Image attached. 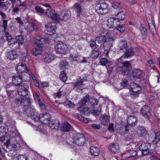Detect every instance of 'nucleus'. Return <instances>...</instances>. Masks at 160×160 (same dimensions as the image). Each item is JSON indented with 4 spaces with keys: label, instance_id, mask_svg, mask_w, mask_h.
I'll return each instance as SVG.
<instances>
[{
    "label": "nucleus",
    "instance_id": "f3484780",
    "mask_svg": "<svg viewBox=\"0 0 160 160\" xmlns=\"http://www.w3.org/2000/svg\"><path fill=\"white\" fill-rule=\"evenodd\" d=\"M132 74L134 78L138 79L142 78L145 75L144 73L142 71L138 69L133 70Z\"/></svg>",
    "mask_w": 160,
    "mask_h": 160
},
{
    "label": "nucleus",
    "instance_id": "1a4fd4ad",
    "mask_svg": "<svg viewBox=\"0 0 160 160\" xmlns=\"http://www.w3.org/2000/svg\"><path fill=\"white\" fill-rule=\"evenodd\" d=\"M28 86L23 84L18 88L17 90L18 94L23 97L26 96L28 93Z\"/></svg>",
    "mask_w": 160,
    "mask_h": 160
},
{
    "label": "nucleus",
    "instance_id": "c9c22d12",
    "mask_svg": "<svg viewBox=\"0 0 160 160\" xmlns=\"http://www.w3.org/2000/svg\"><path fill=\"white\" fill-rule=\"evenodd\" d=\"M90 96L89 95H87L83 98L82 100H79L78 104L80 107H82L86 105L87 102L89 100Z\"/></svg>",
    "mask_w": 160,
    "mask_h": 160
},
{
    "label": "nucleus",
    "instance_id": "f257e3e1",
    "mask_svg": "<svg viewBox=\"0 0 160 160\" xmlns=\"http://www.w3.org/2000/svg\"><path fill=\"white\" fill-rule=\"evenodd\" d=\"M95 11L98 14L102 15L107 13L108 11V5L104 1L99 2L95 7Z\"/></svg>",
    "mask_w": 160,
    "mask_h": 160
},
{
    "label": "nucleus",
    "instance_id": "de8ad7c7",
    "mask_svg": "<svg viewBox=\"0 0 160 160\" xmlns=\"http://www.w3.org/2000/svg\"><path fill=\"white\" fill-rule=\"evenodd\" d=\"M68 65V62L65 59L61 60L59 62V67L61 69H65Z\"/></svg>",
    "mask_w": 160,
    "mask_h": 160
},
{
    "label": "nucleus",
    "instance_id": "bf43d9fd",
    "mask_svg": "<svg viewBox=\"0 0 160 160\" xmlns=\"http://www.w3.org/2000/svg\"><path fill=\"white\" fill-rule=\"evenodd\" d=\"M114 42V39L113 38L108 37L106 38H105L104 43H106L109 45H110L112 46V43Z\"/></svg>",
    "mask_w": 160,
    "mask_h": 160
},
{
    "label": "nucleus",
    "instance_id": "412c9836",
    "mask_svg": "<svg viewBox=\"0 0 160 160\" xmlns=\"http://www.w3.org/2000/svg\"><path fill=\"white\" fill-rule=\"evenodd\" d=\"M72 129V127L67 122H66L62 124L61 130L63 132H68Z\"/></svg>",
    "mask_w": 160,
    "mask_h": 160
},
{
    "label": "nucleus",
    "instance_id": "9d476101",
    "mask_svg": "<svg viewBox=\"0 0 160 160\" xmlns=\"http://www.w3.org/2000/svg\"><path fill=\"white\" fill-rule=\"evenodd\" d=\"M108 25L111 28H116L120 25V21L116 18H110L108 20Z\"/></svg>",
    "mask_w": 160,
    "mask_h": 160
},
{
    "label": "nucleus",
    "instance_id": "b1692460",
    "mask_svg": "<svg viewBox=\"0 0 160 160\" xmlns=\"http://www.w3.org/2000/svg\"><path fill=\"white\" fill-rule=\"evenodd\" d=\"M6 55L7 58L10 60H13L17 57V54L16 52L13 50H10L6 52Z\"/></svg>",
    "mask_w": 160,
    "mask_h": 160
},
{
    "label": "nucleus",
    "instance_id": "ddd939ff",
    "mask_svg": "<svg viewBox=\"0 0 160 160\" xmlns=\"http://www.w3.org/2000/svg\"><path fill=\"white\" fill-rule=\"evenodd\" d=\"M51 116L48 113L41 114L39 115V121L42 123L47 124L50 121Z\"/></svg>",
    "mask_w": 160,
    "mask_h": 160
},
{
    "label": "nucleus",
    "instance_id": "603ef678",
    "mask_svg": "<svg viewBox=\"0 0 160 160\" xmlns=\"http://www.w3.org/2000/svg\"><path fill=\"white\" fill-rule=\"evenodd\" d=\"M155 134L154 139L153 140L152 142L156 144L160 140V132L158 131Z\"/></svg>",
    "mask_w": 160,
    "mask_h": 160
},
{
    "label": "nucleus",
    "instance_id": "774afa93",
    "mask_svg": "<svg viewBox=\"0 0 160 160\" xmlns=\"http://www.w3.org/2000/svg\"><path fill=\"white\" fill-rule=\"evenodd\" d=\"M65 103L66 105L68 106L69 107L71 108L75 106L73 103L68 99H67L65 101Z\"/></svg>",
    "mask_w": 160,
    "mask_h": 160
},
{
    "label": "nucleus",
    "instance_id": "09e8293b",
    "mask_svg": "<svg viewBox=\"0 0 160 160\" xmlns=\"http://www.w3.org/2000/svg\"><path fill=\"white\" fill-rule=\"evenodd\" d=\"M115 16L119 21L123 20L125 18V14L123 12L121 11L117 13Z\"/></svg>",
    "mask_w": 160,
    "mask_h": 160
},
{
    "label": "nucleus",
    "instance_id": "39448f33",
    "mask_svg": "<svg viewBox=\"0 0 160 160\" xmlns=\"http://www.w3.org/2000/svg\"><path fill=\"white\" fill-rule=\"evenodd\" d=\"M57 24L54 22H51L47 23L45 26V32L47 34L52 35L56 32Z\"/></svg>",
    "mask_w": 160,
    "mask_h": 160
},
{
    "label": "nucleus",
    "instance_id": "473e14b6",
    "mask_svg": "<svg viewBox=\"0 0 160 160\" xmlns=\"http://www.w3.org/2000/svg\"><path fill=\"white\" fill-rule=\"evenodd\" d=\"M91 154L95 156H98L100 153L99 149L96 146H92L90 148Z\"/></svg>",
    "mask_w": 160,
    "mask_h": 160
},
{
    "label": "nucleus",
    "instance_id": "13d9d810",
    "mask_svg": "<svg viewBox=\"0 0 160 160\" xmlns=\"http://www.w3.org/2000/svg\"><path fill=\"white\" fill-rule=\"evenodd\" d=\"M5 34L7 40L9 42H11L12 40L14 39L12 35L8 32L5 31Z\"/></svg>",
    "mask_w": 160,
    "mask_h": 160
},
{
    "label": "nucleus",
    "instance_id": "a18cd8bd",
    "mask_svg": "<svg viewBox=\"0 0 160 160\" xmlns=\"http://www.w3.org/2000/svg\"><path fill=\"white\" fill-rule=\"evenodd\" d=\"M8 138L6 136V134L5 135H4L0 137V141L2 142H4L6 141V142L4 143V145L7 147H8V143L10 142V140L8 139Z\"/></svg>",
    "mask_w": 160,
    "mask_h": 160
},
{
    "label": "nucleus",
    "instance_id": "6e6552de",
    "mask_svg": "<svg viewBox=\"0 0 160 160\" xmlns=\"http://www.w3.org/2000/svg\"><path fill=\"white\" fill-rule=\"evenodd\" d=\"M16 70L17 72L19 74L25 72H28L30 69L26 65V63L19 62L16 66Z\"/></svg>",
    "mask_w": 160,
    "mask_h": 160
},
{
    "label": "nucleus",
    "instance_id": "5fc2aeb1",
    "mask_svg": "<svg viewBox=\"0 0 160 160\" xmlns=\"http://www.w3.org/2000/svg\"><path fill=\"white\" fill-rule=\"evenodd\" d=\"M35 9L38 13L42 14H44L45 12V11L46 10L39 5L36 6L35 7Z\"/></svg>",
    "mask_w": 160,
    "mask_h": 160
},
{
    "label": "nucleus",
    "instance_id": "bb28decb",
    "mask_svg": "<svg viewBox=\"0 0 160 160\" xmlns=\"http://www.w3.org/2000/svg\"><path fill=\"white\" fill-rule=\"evenodd\" d=\"M38 29V26L32 23H29L27 26L28 33H30Z\"/></svg>",
    "mask_w": 160,
    "mask_h": 160
},
{
    "label": "nucleus",
    "instance_id": "4468645a",
    "mask_svg": "<svg viewBox=\"0 0 160 160\" xmlns=\"http://www.w3.org/2000/svg\"><path fill=\"white\" fill-rule=\"evenodd\" d=\"M108 149L111 152L118 153L120 151L119 146L117 142L111 143L108 147Z\"/></svg>",
    "mask_w": 160,
    "mask_h": 160
},
{
    "label": "nucleus",
    "instance_id": "0e129e2a",
    "mask_svg": "<svg viewBox=\"0 0 160 160\" xmlns=\"http://www.w3.org/2000/svg\"><path fill=\"white\" fill-rule=\"evenodd\" d=\"M10 2L8 1H7L4 2L2 4V9L4 11H6L10 7Z\"/></svg>",
    "mask_w": 160,
    "mask_h": 160
},
{
    "label": "nucleus",
    "instance_id": "423d86ee",
    "mask_svg": "<svg viewBox=\"0 0 160 160\" xmlns=\"http://www.w3.org/2000/svg\"><path fill=\"white\" fill-rule=\"evenodd\" d=\"M87 75L86 74L85 75V78H83V79L79 78L75 83H73V88L77 91L80 92V90L81 91L84 84L83 82L84 81L87 80Z\"/></svg>",
    "mask_w": 160,
    "mask_h": 160
},
{
    "label": "nucleus",
    "instance_id": "37998d69",
    "mask_svg": "<svg viewBox=\"0 0 160 160\" xmlns=\"http://www.w3.org/2000/svg\"><path fill=\"white\" fill-rule=\"evenodd\" d=\"M137 132L139 137H142L147 133L146 129L142 127H139L137 131Z\"/></svg>",
    "mask_w": 160,
    "mask_h": 160
},
{
    "label": "nucleus",
    "instance_id": "f704fd0d",
    "mask_svg": "<svg viewBox=\"0 0 160 160\" xmlns=\"http://www.w3.org/2000/svg\"><path fill=\"white\" fill-rule=\"evenodd\" d=\"M137 121V118L134 116H130L127 119L128 123L130 126H133L136 125Z\"/></svg>",
    "mask_w": 160,
    "mask_h": 160
},
{
    "label": "nucleus",
    "instance_id": "69168bd1",
    "mask_svg": "<svg viewBox=\"0 0 160 160\" xmlns=\"http://www.w3.org/2000/svg\"><path fill=\"white\" fill-rule=\"evenodd\" d=\"M115 28L117 30H118L121 33H122L124 32L125 30V28L123 25H118L117 27Z\"/></svg>",
    "mask_w": 160,
    "mask_h": 160
},
{
    "label": "nucleus",
    "instance_id": "20e7f679",
    "mask_svg": "<svg viewBox=\"0 0 160 160\" xmlns=\"http://www.w3.org/2000/svg\"><path fill=\"white\" fill-rule=\"evenodd\" d=\"M54 48L57 53L59 54H65L68 51V46L65 43L62 42L56 44Z\"/></svg>",
    "mask_w": 160,
    "mask_h": 160
},
{
    "label": "nucleus",
    "instance_id": "0eeeda50",
    "mask_svg": "<svg viewBox=\"0 0 160 160\" xmlns=\"http://www.w3.org/2000/svg\"><path fill=\"white\" fill-rule=\"evenodd\" d=\"M140 113L146 118H150L152 114V110L147 106H144L141 109Z\"/></svg>",
    "mask_w": 160,
    "mask_h": 160
},
{
    "label": "nucleus",
    "instance_id": "79ce46f5",
    "mask_svg": "<svg viewBox=\"0 0 160 160\" xmlns=\"http://www.w3.org/2000/svg\"><path fill=\"white\" fill-rule=\"evenodd\" d=\"M16 88L14 85H12L9 87H7L6 89V92L8 94H12L17 92Z\"/></svg>",
    "mask_w": 160,
    "mask_h": 160
},
{
    "label": "nucleus",
    "instance_id": "4be33fe9",
    "mask_svg": "<svg viewBox=\"0 0 160 160\" xmlns=\"http://www.w3.org/2000/svg\"><path fill=\"white\" fill-rule=\"evenodd\" d=\"M43 58L45 62L49 63L53 59L54 56L50 52H47L44 54Z\"/></svg>",
    "mask_w": 160,
    "mask_h": 160
},
{
    "label": "nucleus",
    "instance_id": "2eb2a0df",
    "mask_svg": "<svg viewBox=\"0 0 160 160\" xmlns=\"http://www.w3.org/2000/svg\"><path fill=\"white\" fill-rule=\"evenodd\" d=\"M18 75L13 76L12 78V82L13 84L16 86H18L21 85L22 82L20 74Z\"/></svg>",
    "mask_w": 160,
    "mask_h": 160
},
{
    "label": "nucleus",
    "instance_id": "f03ea898",
    "mask_svg": "<svg viewBox=\"0 0 160 160\" xmlns=\"http://www.w3.org/2000/svg\"><path fill=\"white\" fill-rule=\"evenodd\" d=\"M151 147V143L144 142L139 146V149L141 151L142 154L143 155L151 154L153 152L150 149Z\"/></svg>",
    "mask_w": 160,
    "mask_h": 160
},
{
    "label": "nucleus",
    "instance_id": "052dcab7",
    "mask_svg": "<svg viewBox=\"0 0 160 160\" xmlns=\"http://www.w3.org/2000/svg\"><path fill=\"white\" fill-rule=\"evenodd\" d=\"M59 77L60 79L63 82H65L67 79V75L65 72L64 71L61 72L60 74V75Z\"/></svg>",
    "mask_w": 160,
    "mask_h": 160
},
{
    "label": "nucleus",
    "instance_id": "338daca9",
    "mask_svg": "<svg viewBox=\"0 0 160 160\" xmlns=\"http://www.w3.org/2000/svg\"><path fill=\"white\" fill-rule=\"evenodd\" d=\"M16 39L18 42L20 43V44H22L24 42V38L22 35H19L16 37Z\"/></svg>",
    "mask_w": 160,
    "mask_h": 160
},
{
    "label": "nucleus",
    "instance_id": "72a5a7b5",
    "mask_svg": "<svg viewBox=\"0 0 160 160\" xmlns=\"http://www.w3.org/2000/svg\"><path fill=\"white\" fill-rule=\"evenodd\" d=\"M142 84H143V83H142L141 82H139L138 84L134 82L131 83L130 84L131 90H132V89L137 90V89H139L141 90V87L144 86V85H142Z\"/></svg>",
    "mask_w": 160,
    "mask_h": 160
},
{
    "label": "nucleus",
    "instance_id": "2f4dec72",
    "mask_svg": "<svg viewBox=\"0 0 160 160\" xmlns=\"http://www.w3.org/2000/svg\"><path fill=\"white\" fill-rule=\"evenodd\" d=\"M110 116L106 114L102 115L100 118V120L104 125H107L110 121Z\"/></svg>",
    "mask_w": 160,
    "mask_h": 160
},
{
    "label": "nucleus",
    "instance_id": "864d4df0",
    "mask_svg": "<svg viewBox=\"0 0 160 160\" xmlns=\"http://www.w3.org/2000/svg\"><path fill=\"white\" fill-rule=\"evenodd\" d=\"M28 61L29 58L28 56H27L26 55V56L23 55H21L19 62H22L26 64Z\"/></svg>",
    "mask_w": 160,
    "mask_h": 160
},
{
    "label": "nucleus",
    "instance_id": "680f3d73",
    "mask_svg": "<svg viewBox=\"0 0 160 160\" xmlns=\"http://www.w3.org/2000/svg\"><path fill=\"white\" fill-rule=\"evenodd\" d=\"M31 118L32 120L34 121L39 120V116L38 117V114L37 113H32L31 114Z\"/></svg>",
    "mask_w": 160,
    "mask_h": 160
},
{
    "label": "nucleus",
    "instance_id": "393cba45",
    "mask_svg": "<svg viewBox=\"0 0 160 160\" xmlns=\"http://www.w3.org/2000/svg\"><path fill=\"white\" fill-rule=\"evenodd\" d=\"M30 70L28 72H26L20 73V76L22 82H24L28 81L30 78V76L29 72Z\"/></svg>",
    "mask_w": 160,
    "mask_h": 160
},
{
    "label": "nucleus",
    "instance_id": "6ab92c4d",
    "mask_svg": "<svg viewBox=\"0 0 160 160\" xmlns=\"http://www.w3.org/2000/svg\"><path fill=\"white\" fill-rule=\"evenodd\" d=\"M136 48H130L125 51V52L123 54V57L125 58H128L134 56L135 53Z\"/></svg>",
    "mask_w": 160,
    "mask_h": 160
},
{
    "label": "nucleus",
    "instance_id": "c03bdc74",
    "mask_svg": "<svg viewBox=\"0 0 160 160\" xmlns=\"http://www.w3.org/2000/svg\"><path fill=\"white\" fill-rule=\"evenodd\" d=\"M99 49H97L96 50H93L91 52V57L92 58L96 59L97 58L99 55Z\"/></svg>",
    "mask_w": 160,
    "mask_h": 160
},
{
    "label": "nucleus",
    "instance_id": "a19ab883",
    "mask_svg": "<svg viewBox=\"0 0 160 160\" xmlns=\"http://www.w3.org/2000/svg\"><path fill=\"white\" fill-rule=\"evenodd\" d=\"M139 28L142 34L143 39H146L147 37V31L146 29L144 26H143L142 25H141L139 27Z\"/></svg>",
    "mask_w": 160,
    "mask_h": 160
},
{
    "label": "nucleus",
    "instance_id": "9b49d317",
    "mask_svg": "<svg viewBox=\"0 0 160 160\" xmlns=\"http://www.w3.org/2000/svg\"><path fill=\"white\" fill-rule=\"evenodd\" d=\"M34 98L36 101L38 102L40 108L42 110L46 108V103L41 98L39 93H36Z\"/></svg>",
    "mask_w": 160,
    "mask_h": 160
},
{
    "label": "nucleus",
    "instance_id": "c85d7f7f",
    "mask_svg": "<svg viewBox=\"0 0 160 160\" xmlns=\"http://www.w3.org/2000/svg\"><path fill=\"white\" fill-rule=\"evenodd\" d=\"M46 15L49 18H51L53 20L56 18V14L54 11L52 10L50 8H48L46 10L45 12Z\"/></svg>",
    "mask_w": 160,
    "mask_h": 160
},
{
    "label": "nucleus",
    "instance_id": "aec40b11",
    "mask_svg": "<svg viewBox=\"0 0 160 160\" xmlns=\"http://www.w3.org/2000/svg\"><path fill=\"white\" fill-rule=\"evenodd\" d=\"M60 125V123L59 120L58 119H53L50 121L49 123L50 128L52 129H58Z\"/></svg>",
    "mask_w": 160,
    "mask_h": 160
},
{
    "label": "nucleus",
    "instance_id": "ea45409f",
    "mask_svg": "<svg viewBox=\"0 0 160 160\" xmlns=\"http://www.w3.org/2000/svg\"><path fill=\"white\" fill-rule=\"evenodd\" d=\"M105 38V36H98L95 39L96 42L97 41L98 44L100 45V46L99 47V48L102 47L103 45L102 43H104Z\"/></svg>",
    "mask_w": 160,
    "mask_h": 160
},
{
    "label": "nucleus",
    "instance_id": "49530a36",
    "mask_svg": "<svg viewBox=\"0 0 160 160\" xmlns=\"http://www.w3.org/2000/svg\"><path fill=\"white\" fill-rule=\"evenodd\" d=\"M16 134L14 132L12 131H10L6 134V136L8 138V139L10 140V142L12 139L15 138Z\"/></svg>",
    "mask_w": 160,
    "mask_h": 160
},
{
    "label": "nucleus",
    "instance_id": "e433bc0d",
    "mask_svg": "<svg viewBox=\"0 0 160 160\" xmlns=\"http://www.w3.org/2000/svg\"><path fill=\"white\" fill-rule=\"evenodd\" d=\"M36 39L41 42L40 44L42 45L43 43H48L49 42V39L48 38H43L39 35H37L35 38Z\"/></svg>",
    "mask_w": 160,
    "mask_h": 160
},
{
    "label": "nucleus",
    "instance_id": "a211bd4d",
    "mask_svg": "<svg viewBox=\"0 0 160 160\" xmlns=\"http://www.w3.org/2000/svg\"><path fill=\"white\" fill-rule=\"evenodd\" d=\"M118 49L121 52H125L128 48L127 42L125 40H120L119 43Z\"/></svg>",
    "mask_w": 160,
    "mask_h": 160
},
{
    "label": "nucleus",
    "instance_id": "e2e57ef3",
    "mask_svg": "<svg viewBox=\"0 0 160 160\" xmlns=\"http://www.w3.org/2000/svg\"><path fill=\"white\" fill-rule=\"evenodd\" d=\"M126 71L128 70L131 67V65L129 61H125L123 63H122Z\"/></svg>",
    "mask_w": 160,
    "mask_h": 160
},
{
    "label": "nucleus",
    "instance_id": "5701e85b",
    "mask_svg": "<svg viewBox=\"0 0 160 160\" xmlns=\"http://www.w3.org/2000/svg\"><path fill=\"white\" fill-rule=\"evenodd\" d=\"M69 58L72 64H73L74 63H79L80 62V58L76 54H71Z\"/></svg>",
    "mask_w": 160,
    "mask_h": 160
},
{
    "label": "nucleus",
    "instance_id": "8fccbe9b",
    "mask_svg": "<svg viewBox=\"0 0 160 160\" xmlns=\"http://www.w3.org/2000/svg\"><path fill=\"white\" fill-rule=\"evenodd\" d=\"M116 68L117 71L121 73L124 72L126 71L125 69V68L123 66L122 63L119 64H117L116 66Z\"/></svg>",
    "mask_w": 160,
    "mask_h": 160
},
{
    "label": "nucleus",
    "instance_id": "58836bf2",
    "mask_svg": "<svg viewBox=\"0 0 160 160\" xmlns=\"http://www.w3.org/2000/svg\"><path fill=\"white\" fill-rule=\"evenodd\" d=\"M98 102V100L96 99L94 97L89 98L88 104L90 107H93L96 106Z\"/></svg>",
    "mask_w": 160,
    "mask_h": 160
},
{
    "label": "nucleus",
    "instance_id": "7ed1b4c3",
    "mask_svg": "<svg viewBox=\"0 0 160 160\" xmlns=\"http://www.w3.org/2000/svg\"><path fill=\"white\" fill-rule=\"evenodd\" d=\"M86 139L84 135L82 133L74 134L73 136V142L78 146H80L83 145Z\"/></svg>",
    "mask_w": 160,
    "mask_h": 160
},
{
    "label": "nucleus",
    "instance_id": "3c124183",
    "mask_svg": "<svg viewBox=\"0 0 160 160\" xmlns=\"http://www.w3.org/2000/svg\"><path fill=\"white\" fill-rule=\"evenodd\" d=\"M148 23L149 27V30L151 34L152 35H154L156 31L155 28L153 23L151 22L149 23L148 22Z\"/></svg>",
    "mask_w": 160,
    "mask_h": 160
},
{
    "label": "nucleus",
    "instance_id": "c756f323",
    "mask_svg": "<svg viewBox=\"0 0 160 160\" xmlns=\"http://www.w3.org/2000/svg\"><path fill=\"white\" fill-rule=\"evenodd\" d=\"M140 92L141 90L139 89H132V90H130L129 95L131 98L135 99L139 96V95Z\"/></svg>",
    "mask_w": 160,
    "mask_h": 160
},
{
    "label": "nucleus",
    "instance_id": "a878e982",
    "mask_svg": "<svg viewBox=\"0 0 160 160\" xmlns=\"http://www.w3.org/2000/svg\"><path fill=\"white\" fill-rule=\"evenodd\" d=\"M137 152L134 150H129L127 151L125 153L122 155V157L126 158H130L134 157L137 155Z\"/></svg>",
    "mask_w": 160,
    "mask_h": 160
},
{
    "label": "nucleus",
    "instance_id": "f8f14e48",
    "mask_svg": "<svg viewBox=\"0 0 160 160\" xmlns=\"http://www.w3.org/2000/svg\"><path fill=\"white\" fill-rule=\"evenodd\" d=\"M34 45L35 47L32 49V53L35 56L40 55L42 53V45L38 42L35 43Z\"/></svg>",
    "mask_w": 160,
    "mask_h": 160
},
{
    "label": "nucleus",
    "instance_id": "cd10ccee",
    "mask_svg": "<svg viewBox=\"0 0 160 160\" xmlns=\"http://www.w3.org/2000/svg\"><path fill=\"white\" fill-rule=\"evenodd\" d=\"M73 8L77 13L78 17H79L82 14V8L80 5L77 3H75L73 6Z\"/></svg>",
    "mask_w": 160,
    "mask_h": 160
},
{
    "label": "nucleus",
    "instance_id": "7c9ffc66",
    "mask_svg": "<svg viewBox=\"0 0 160 160\" xmlns=\"http://www.w3.org/2000/svg\"><path fill=\"white\" fill-rule=\"evenodd\" d=\"M32 100L28 98L23 97L21 100V103H23V105L27 108L29 106L31 103Z\"/></svg>",
    "mask_w": 160,
    "mask_h": 160
},
{
    "label": "nucleus",
    "instance_id": "4d7b16f0",
    "mask_svg": "<svg viewBox=\"0 0 160 160\" xmlns=\"http://www.w3.org/2000/svg\"><path fill=\"white\" fill-rule=\"evenodd\" d=\"M101 106L99 105L97 109H94L91 111V112L94 114L98 115L101 113Z\"/></svg>",
    "mask_w": 160,
    "mask_h": 160
},
{
    "label": "nucleus",
    "instance_id": "6e6d98bb",
    "mask_svg": "<svg viewBox=\"0 0 160 160\" xmlns=\"http://www.w3.org/2000/svg\"><path fill=\"white\" fill-rule=\"evenodd\" d=\"M90 111L88 107H85L81 109L80 113L85 115H88L90 113Z\"/></svg>",
    "mask_w": 160,
    "mask_h": 160
},
{
    "label": "nucleus",
    "instance_id": "dca6fc26",
    "mask_svg": "<svg viewBox=\"0 0 160 160\" xmlns=\"http://www.w3.org/2000/svg\"><path fill=\"white\" fill-rule=\"evenodd\" d=\"M8 147H7V148L10 149L11 150L13 149L17 151L20 149V144L15 139H14L12 142H10L8 143Z\"/></svg>",
    "mask_w": 160,
    "mask_h": 160
},
{
    "label": "nucleus",
    "instance_id": "4c0bfd02",
    "mask_svg": "<svg viewBox=\"0 0 160 160\" xmlns=\"http://www.w3.org/2000/svg\"><path fill=\"white\" fill-rule=\"evenodd\" d=\"M88 43L89 46L92 48V50L99 49L98 48L99 47V45L96 44L95 40H94L93 39H91L88 42Z\"/></svg>",
    "mask_w": 160,
    "mask_h": 160
}]
</instances>
